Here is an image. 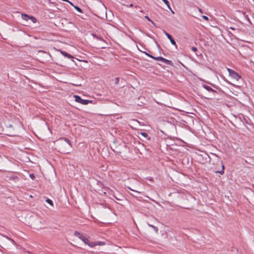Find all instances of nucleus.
I'll return each mask as SVG.
<instances>
[{"instance_id":"obj_23","label":"nucleus","mask_w":254,"mask_h":254,"mask_svg":"<svg viewBox=\"0 0 254 254\" xmlns=\"http://www.w3.org/2000/svg\"><path fill=\"white\" fill-rule=\"evenodd\" d=\"M29 176H30V178H31L32 179H33V180L35 178V176H34V174H30V175H29Z\"/></svg>"},{"instance_id":"obj_25","label":"nucleus","mask_w":254,"mask_h":254,"mask_svg":"<svg viewBox=\"0 0 254 254\" xmlns=\"http://www.w3.org/2000/svg\"><path fill=\"white\" fill-rule=\"evenodd\" d=\"M119 82V78L118 77H117L116 78V83H118Z\"/></svg>"},{"instance_id":"obj_13","label":"nucleus","mask_w":254,"mask_h":254,"mask_svg":"<svg viewBox=\"0 0 254 254\" xmlns=\"http://www.w3.org/2000/svg\"><path fill=\"white\" fill-rule=\"evenodd\" d=\"M46 202H48L50 205H51L52 206L54 205L53 201L50 199L47 198L46 199Z\"/></svg>"},{"instance_id":"obj_4","label":"nucleus","mask_w":254,"mask_h":254,"mask_svg":"<svg viewBox=\"0 0 254 254\" xmlns=\"http://www.w3.org/2000/svg\"><path fill=\"white\" fill-rule=\"evenodd\" d=\"M80 240H82L84 243L88 245L90 247L93 248L95 247V244L93 243V242H90V241L87 238L83 236L82 237L80 238Z\"/></svg>"},{"instance_id":"obj_8","label":"nucleus","mask_w":254,"mask_h":254,"mask_svg":"<svg viewBox=\"0 0 254 254\" xmlns=\"http://www.w3.org/2000/svg\"><path fill=\"white\" fill-rule=\"evenodd\" d=\"M224 168H225L224 165L222 164V170L220 171H215V173H220V174L223 175L224 173Z\"/></svg>"},{"instance_id":"obj_19","label":"nucleus","mask_w":254,"mask_h":254,"mask_svg":"<svg viewBox=\"0 0 254 254\" xmlns=\"http://www.w3.org/2000/svg\"><path fill=\"white\" fill-rule=\"evenodd\" d=\"M148 226L150 227H151L152 228H153L154 230H155L156 231H157L158 230V229L154 226L152 225H151V224H148Z\"/></svg>"},{"instance_id":"obj_21","label":"nucleus","mask_w":254,"mask_h":254,"mask_svg":"<svg viewBox=\"0 0 254 254\" xmlns=\"http://www.w3.org/2000/svg\"><path fill=\"white\" fill-rule=\"evenodd\" d=\"M202 18L204 19L205 20H206V21H208L209 20V18L208 17H207L206 16H205V15H202Z\"/></svg>"},{"instance_id":"obj_14","label":"nucleus","mask_w":254,"mask_h":254,"mask_svg":"<svg viewBox=\"0 0 254 254\" xmlns=\"http://www.w3.org/2000/svg\"><path fill=\"white\" fill-rule=\"evenodd\" d=\"M61 139L64 140L65 142H66L69 145H71L70 142L68 139L65 138H61Z\"/></svg>"},{"instance_id":"obj_6","label":"nucleus","mask_w":254,"mask_h":254,"mask_svg":"<svg viewBox=\"0 0 254 254\" xmlns=\"http://www.w3.org/2000/svg\"><path fill=\"white\" fill-rule=\"evenodd\" d=\"M17 125H16L15 124H14V125H13L12 124H8L7 125V127L8 128H9L10 129H12V130H14L15 129L17 128Z\"/></svg>"},{"instance_id":"obj_30","label":"nucleus","mask_w":254,"mask_h":254,"mask_svg":"<svg viewBox=\"0 0 254 254\" xmlns=\"http://www.w3.org/2000/svg\"><path fill=\"white\" fill-rule=\"evenodd\" d=\"M62 1H66V2H68V0H62Z\"/></svg>"},{"instance_id":"obj_2","label":"nucleus","mask_w":254,"mask_h":254,"mask_svg":"<svg viewBox=\"0 0 254 254\" xmlns=\"http://www.w3.org/2000/svg\"><path fill=\"white\" fill-rule=\"evenodd\" d=\"M75 101L76 102L80 103L82 105H87L89 103H92V101L88 100L82 99L80 96L78 95H74Z\"/></svg>"},{"instance_id":"obj_5","label":"nucleus","mask_w":254,"mask_h":254,"mask_svg":"<svg viewBox=\"0 0 254 254\" xmlns=\"http://www.w3.org/2000/svg\"><path fill=\"white\" fill-rule=\"evenodd\" d=\"M60 52L65 57H66V58H67L68 59H73V57L72 55H71L70 54L66 53L65 51H61Z\"/></svg>"},{"instance_id":"obj_27","label":"nucleus","mask_w":254,"mask_h":254,"mask_svg":"<svg viewBox=\"0 0 254 254\" xmlns=\"http://www.w3.org/2000/svg\"><path fill=\"white\" fill-rule=\"evenodd\" d=\"M198 11H199V12H200V13H202V10L200 8H199V9H198Z\"/></svg>"},{"instance_id":"obj_10","label":"nucleus","mask_w":254,"mask_h":254,"mask_svg":"<svg viewBox=\"0 0 254 254\" xmlns=\"http://www.w3.org/2000/svg\"><path fill=\"white\" fill-rule=\"evenodd\" d=\"M74 235L77 237H78L80 239V238L81 237H82L83 236H81V235L80 234V233L77 231H75L74 232Z\"/></svg>"},{"instance_id":"obj_1","label":"nucleus","mask_w":254,"mask_h":254,"mask_svg":"<svg viewBox=\"0 0 254 254\" xmlns=\"http://www.w3.org/2000/svg\"><path fill=\"white\" fill-rule=\"evenodd\" d=\"M227 70L229 72V75L236 81H238L241 78V76L234 70L229 68H227Z\"/></svg>"},{"instance_id":"obj_24","label":"nucleus","mask_w":254,"mask_h":254,"mask_svg":"<svg viewBox=\"0 0 254 254\" xmlns=\"http://www.w3.org/2000/svg\"><path fill=\"white\" fill-rule=\"evenodd\" d=\"M128 189H129L130 190H132V191H135V192H136L139 193V191H136V190H133V189H131V188H129V187H128Z\"/></svg>"},{"instance_id":"obj_11","label":"nucleus","mask_w":254,"mask_h":254,"mask_svg":"<svg viewBox=\"0 0 254 254\" xmlns=\"http://www.w3.org/2000/svg\"><path fill=\"white\" fill-rule=\"evenodd\" d=\"M73 7L78 12H79L80 13L83 12L82 9L80 7H79L77 6H73Z\"/></svg>"},{"instance_id":"obj_22","label":"nucleus","mask_w":254,"mask_h":254,"mask_svg":"<svg viewBox=\"0 0 254 254\" xmlns=\"http://www.w3.org/2000/svg\"><path fill=\"white\" fill-rule=\"evenodd\" d=\"M191 50L193 52H196L197 51V48L196 47H192L191 48Z\"/></svg>"},{"instance_id":"obj_31","label":"nucleus","mask_w":254,"mask_h":254,"mask_svg":"<svg viewBox=\"0 0 254 254\" xmlns=\"http://www.w3.org/2000/svg\"><path fill=\"white\" fill-rule=\"evenodd\" d=\"M170 10L171 11V12H172V13H173V14L174 13V12L173 11V10L172 9H171V10Z\"/></svg>"},{"instance_id":"obj_12","label":"nucleus","mask_w":254,"mask_h":254,"mask_svg":"<svg viewBox=\"0 0 254 254\" xmlns=\"http://www.w3.org/2000/svg\"><path fill=\"white\" fill-rule=\"evenodd\" d=\"M164 33L166 35V36L167 37V38L169 39V40H171L172 39V36L169 34H168V33H167L165 31H164Z\"/></svg>"},{"instance_id":"obj_29","label":"nucleus","mask_w":254,"mask_h":254,"mask_svg":"<svg viewBox=\"0 0 254 254\" xmlns=\"http://www.w3.org/2000/svg\"><path fill=\"white\" fill-rule=\"evenodd\" d=\"M133 5V4L131 3L129 4V7H132Z\"/></svg>"},{"instance_id":"obj_28","label":"nucleus","mask_w":254,"mask_h":254,"mask_svg":"<svg viewBox=\"0 0 254 254\" xmlns=\"http://www.w3.org/2000/svg\"><path fill=\"white\" fill-rule=\"evenodd\" d=\"M206 89L208 90H209V89H211L210 87H206Z\"/></svg>"},{"instance_id":"obj_16","label":"nucleus","mask_w":254,"mask_h":254,"mask_svg":"<svg viewBox=\"0 0 254 254\" xmlns=\"http://www.w3.org/2000/svg\"><path fill=\"white\" fill-rule=\"evenodd\" d=\"M161 61L162 62H164L165 63H166V64L169 62V60H168L165 58H163V59H161Z\"/></svg>"},{"instance_id":"obj_26","label":"nucleus","mask_w":254,"mask_h":254,"mask_svg":"<svg viewBox=\"0 0 254 254\" xmlns=\"http://www.w3.org/2000/svg\"><path fill=\"white\" fill-rule=\"evenodd\" d=\"M68 3H69L71 5H72V6H74V5H73V3H72V2H71V1H68Z\"/></svg>"},{"instance_id":"obj_9","label":"nucleus","mask_w":254,"mask_h":254,"mask_svg":"<svg viewBox=\"0 0 254 254\" xmlns=\"http://www.w3.org/2000/svg\"><path fill=\"white\" fill-rule=\"evenodd\" d=\"M162 0L165 3V4L167 5L168 8L170 10H171V7L170 6V3H169V1L168 0Z\"/></svg>"},{"instance_id":"obj_7","label":"nucleus","mask_w":254,"mask_h":254,"mask_svg":"<svg viewBox=\"0 0 254 254\" xmlns=\"http://www.w3.org/2000/svg\"><path fill=\"white\" fill-rule=\"evenodd\" d=\"M93 243L95 244V246H103L105 245V243L104 242H93Z\"/></svg>"},{"instance_id":"obj_20","label":"nucleus","mask_w":254,"mask_h":254,"mask_svg":"<svg viewBox=\"0 0 254 254\" xmlns=\"http://www.w3.org/2000/svg\"><path fill=\"white\" fill-rule=\"evenodd\" d=\"M145 18L146 19H147L149 21L151 22L152 24H154V22L151 20V19L148 16H145Z\"/></svg>"},{"instance_id":"obj_17","label":"nucleus","mask_w":254,"mask_h":254,"mask_svg":"<svg viewBox=\"0 0 254 254\" xmlns=\"http://www.w3.org/2000/svg\"><path fill=\"white\" fill-rule=\"evenodd\" d=\"M151 57H152V58L154 59L155 60H156L157 61H161V59H163V58L161 57H153L151 56Z\"/></svg>"},{"instance_id":"obj_3","label":"nucleus","mask_w":254,"mask_h":254,"mask_svg":"<svg viewBox=\"0 0 254 254\" xmlns=\"http://www.w3.org/2000/svg\"><path fill=\"white\" fill-rule=\"evenodd\" d=\"M22 18L25 20L28 21L29 19H30L33 23H36L37 21L36 19L33 16H29L26 14H21Z\"/></svg>"},{"instance_id":"obj_18","label":"nucleus","mask_w":254,"mask_h":254,"mask_svg":"<svg viewBox=\"0 0 254 254\" xmlns=\"http://www.w3.org/2000/svg\"><path fill=\"white\" fill-rule=\"evenodd\" d=\"M171 44L173 45H175V46H176V42L175 41V40L173 39L170 40Z\"/></svg>"},{"instance_id":"obj_15","label":"nucleus","mask_w":254,"mask_h":254,"mask_svg":"<svg viewBox=\"0 0 254 254\" xmlns=\"http://www.w3.org/2000/svg\"><path fill=\"white\" fill-rule=\"evenodd\" d=\"M141 135L143 136V137H148V134L146 132H140L139 133Z\"/></svg>"}]
</instances>
